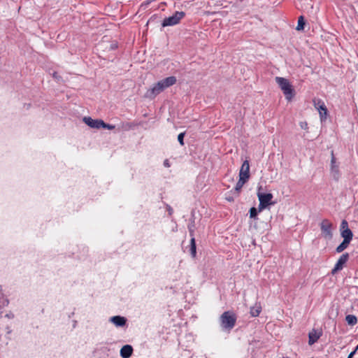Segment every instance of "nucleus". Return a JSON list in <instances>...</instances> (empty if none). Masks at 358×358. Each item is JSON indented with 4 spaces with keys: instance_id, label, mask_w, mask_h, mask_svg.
<instances>
[{
    "instance_id": "nucleus-1",
    "label": "nucleus",
    "mask_w": 358,
    "mask_h": 358,
    "mask_svg": "<svg viewBox=\"0 0 358 358\" xmlns=\"http://www.w3.org/2000/svg\"><path fill=\"white\" fill-rule=\"evenodd\" d=\"M176 81L177 80L175 76H169L164 78L155 83L150 89L148 90L145 96L152 99L165 89L176 84Z\"/></svg>"
},
{
    "instance_id": "nucleus-2",
    "label": "nucleus",
    "mask_w": 358,
    "mask_h": 358,
    "mask_svg": "<svg viewBox=\"0 0 358 358\" xmlns=\"http://www.w3.org/2000/svg\"><path fill=\"white\" fill-rule=\"evenodd\" d=\"M275 80L282 91L285 98L290 101L294 96V92L289 82L286 78L282 77H275Z\"/></svg>"
},
{
    "instance_id": "nucleus-3",
    "label": "nucleus",
    "mask_w": 358,
    "mask_h": 358,
    "mask_svg": "<svg viewBox=\"0 0 358 358\" xmlns=\"http://www.w3.org/2000/svg\"><path fill=\"white\" fill-rule=\"evenodd\" d=\"M236 315L230 311L224 312L220 316V324L223 329H231L235 326Z\"/></svg>"
},
{
    "instance_id": "nucleus-4",
    "label": "nucleus",
    "mask_w": 358,
    "mask_h": 358,
    "mask_svg": "<svg viewBox=\"0 0 358 358\" xmlns=\"http://www.w3.org/2000/svg\"><path fill=\"white\" fill-rule=\"evenodd\" d=\"M185 13L182 11H176L174 14L169 17H166L162 25L163 27L168 26H174L178 24L180 21L185 17Z\"/></svg>"
},
{
    "instance_id": "nucleus-5",
    "label": "nucleus",
    "mask_w": 358,
    "mask_h": 358,
    "mask_svg": "<svg viewBox=\"0 0 358 358\" xmlns=\"http://www.w3.org/2000/svg\"><path fill=\"white\" fill-rule=\"evenodd\" d=\"M313 106L320 114L321 122H324L327 117L328 110L324 102L320 99H314L313 100Z\"/></svg>"
},
{
    "instance_id": "nucleus-6",
    "label": "nucleus",
    "mask_w": 358,
    "mask_h": 358,
    "mask_svg": "<svg viewBox=\"0 0 358 358\" xmlns=\"http://www.w3.org/2000/svg\"><path fill=\"white\" fill-rule=\"evenodd\" d=\"M257 196L259 201V211L266 208L268 206L272 204L271 199L273 194L271 193H262L259 191L257 192Z\"/></svg>"
},
{
    "instance_id": "nucleus-7",
    "label": "nucleus",
    "mask_w": 358,
    "mask_h": 358,
    "mask_svg": "<svg viewBox=\"0 0 358 358\" xmlns=\"http://www.w3.org/2000/svg\"><path fill=\"white\" fill-rule=\"evenodd\" d=\"M322 235L327 239H331L333 237L332 223L327 219H324L320 224Z\"/></svg>"
},
{
    "instance_id": "nucleus-8",
    "label": "nucleus",
    "mask_w": 358,
    "mask_h": 358,
    "mask_svg": "<svg viewBox=\"0 0 358 358\" xmlns=\"http://www.w3.org/2000/svg\"><path fill=\"white\" fill-rule=\"evenodd\" d=\"M341 235L343 241L350 243L353 238L352 231L348 227L346 220H343L341 224Z\"/></svg>"
},
{
    "instance_id": "nucleus-9",
    "label": "nucleus",
    "mask_w": 358,
    "mask_h": 358,
    "mask_svg": "<svg viewBox=\"0 0 358 358\" xmlns=\"http://www.w3.org/2000/svg\"><path fill=\"white\" fill-rule=\"evenodd\" d=\"M348 259H349V254L348 253L345 252V253H343L342 255H341V257L338 259L337 262L336 263L334 268L331 270V274L335 275L337 272H338L339 271H341L343 268L345 263L348 261Z\"/></svg>"
},
{
    "instance_id": "nucleus-10",
    "label": "nucleus",
    "mask_w": 358,
    "mask_h": 358,
    "mask_svg": "<svg viewBox=\"0 0 358 358\" xmlns=\"http://www.w3.org/2000/svg\"><path fill=\"white\" fill-rule=\"evenodd\" d=\"M109 322L117 327H123L126 325L127 318L121 315H115L109 318Z\"/></svg>"
},
{
    "instance_id": "nucleus-11",
    "label": "nucleus",
    "mask_w": 358,
    "mask_h": 358,
    "mask_svg": "<svg viewBox=\"0 0 358 358\" xmlns=\"http://www.w3.org/2000/svg\"><path fill=\"white\" fill-rule=\"evenodd\" d=\"M250 177V164L248 160L243 162L239 172V178L248 180Z\"/></svg>"
},
{
    "instance_id": "nucleus-12",
    "label": "nucleus",
    "mask_w": 358,
    "mask_h": 358,
    "mask_svg": "<svg viewBox=\"0 0 358 358\" xmlns=\"http://www.w3.org/2000/svg\"><path fill=\"white\" fill-rule=\"evenodd\" d=\"M322 336V331L319 330H316L313 329L308 334V344L310 345H313L315 343H316L318 339Z\"/></svg>"
},
{
    "instance_id": "nucleus-13",
    "label": "nucleus",
    "mask_w": 358,
    "mask_h": 358,
    "mask_svg": "<svg viewBox=\"0 0 358 358\" xmlns=\"http://www.w3.org/2000/svg\"><path fill=\"white\" fill-rule=\"evenodd\" d=\"M83 122L91 128L100 129L101 120H94L90 117H84Z\"/></svg>"
},
{
    "instance_id": "nucleus-14",
    "label": "nucleus",
    "mask_w": 358,
    "mask_h": 358,
    "mask_svg": "<svg viewBox=\"0 0 358 358\" xmlns=\"http://www.w3.org/2000/svg\"><path fill=\"white\" fill-rule=\"evenodd\" d=\"M133 353V348L130 345H124L120 350V356L122 358H129Z\"/></svg>"
},
{
    "instance_id": "nucleus-15",
    "label": "nucleus",
    "mask_w": 358,
    "mask_h": 358,
    "mask_svg": "<svg viewBox=\"0 0 358 358\" xmlns=\"http://www.w3.org/2000/svg\"><path fill=\"white\" fill-rule=\"evenodd\" d=\"M331 175L335 180H338L340 178V171L338 165L331 166L330 169Z\"/></svg>"
},
{
    "instance_id": "nucleus-16",
    "label": "nucleus",
    "mask_w": 358,
    "mask_h": 358,
    "mask_svg": "<svg viewBox=\"0 0 358 358\" xmlns=\"http://www.w3.org/2000/svg\"><path fill=\"white\" fill-rule=\"evenodd\" d=\"M262 307L260 305L255 304V306L252 307L250 308V314L252 317H257L259 316V313H261Z\"/></svg>"
},
{
    "instance_id": "nucleus-17",
    "label": "nucleus",
    "mask_w": 358,
    "mask_h": 358,
    "mask_svg": "<svg viewBox=\"0 0 358 358\" xmlns=\"http://www.w3.org/2000/svg\"><path fill=\"white\" fill-rule=\"evenodd\" d=\"M345 321L350 326H354L357 322V318L354 315H348L345 317Z\"/></svg>"
},
{
    "instance_id": "nucleus-18",
    "label": "nucleus",
    "mask_w": 358,
    "mask_h": 358,
    "mask_svg": "<svg viewBox=\"0 0 358 358\" xmlns=\"http://www.w3.org/2000/svg\"><path fill=\"white\" fill-rule=\"evenodd\" d=\"M350 243L345 241H343V242L337 246L336 248V252L338 253H341L344 251L349 245Z\"/></svg>"
},
{
    "instance_id": "nucleus-19",
    "label": "nucleus",
    "mask_w": 358,
    "mask_h": 358,
    "mask_svg": "<svg viewBox=\"0 0 358 358\" xmlns=\"http://www.w3.org/2000/svg\"><path fill=\"white\" fill-rule=\"evenodd\" d=\"M247 180H245L243 178H239V180L235 186V190L238 192L243 187V185L247 182Z\"/></svg>"
},
{
    "instance_id": "nucleus-20",
    "label": "nucleus",
    "mask_w": 358,
    "mask_h": 358,
    "mask_svg": "<svg viewBox=\"0 0 358 358\" xmlns=\"http://www.w3.org/2000/svg\"><path fill=\"white\" fill-rule=\"evenodd\" d=\"M190 252L193 257L196 256V243L195 238L192 237L190 241Z\"/></svg>"
},
{
    "instance_id": "nucleus-21",
    "label": "nucleus",
    "mask_w": 358,
    "mask_h": 358,
    "mask_svg": "<svg viewBox=\"0 0 358 358\" xmlns=\"http://www.w3.org/2000/svg\"><path fill=\"white\" fill-rule=\"evenodd\" d=\"M305 22L303 16H300L298 19V24L296 27L297 30H303L304 29Z\"/></svg>"
},
{
    "instance_id": "nucleus-22",
    "label": "nucleus",
    "mask_w": 358,
    "mask_h": 358,
    "mask_svg": "<svg viewBox=\"0 0 358 358\" xmlns=\"http://www.w3.org/2000/svg\"><path fill=\"white\" fill-rule=\"evenodd\" d=\"M115 125L106 124L103 120H101V122L100 123V128H103V129H107L111 130V129H115Z\"/></svg>"
},
{
    "instance_id": "nucleus-23",
    "label": "nucleus",
    "mask_w": 358,
    "mask_h": 358,
    "mask_svg": "<svg viewBox=\"0 0 358 358\" xmlns=\"http://www.w3.org/2000/svg\"><path fill=\"white\" fill-rule=\"evenodd\" d=\"M257 215V210L255 207L250 209V218H256Z\"/></svg>"
},
{
    "instance_id": "nucleus-24",
    "label": "nucleus",
    "mask_w": 358,
    "mask_h": 358,
    "mask_svg": "<svg viewBox=\"0 0 358 358\" xmlns=\"http://www.w3.org/2000/svg\"><path fill=\"white\" fill-rule=\"evenodd\" d=\"M184 136H185V133H180L178 136V141L181 145H184Z\"/></svg>"
},
{
    "instance_id": "nucleus-25",
    "label": "nucleus",
    "mask_w": 358,
    "mask_h": 358,
    "mask_svg": "<svg viewBox=\"0 0 358 358\" xmlns=\"http://www.w3.org/2000/svg\"><path fill=\"white\" fill-rule=\"evenodd\" d=\"M299 125L302 129L307 130L308 129V123L305 121L300 122Z\"/></svg>"
},
{
    "instance_id": "nucleus-26",
    "label": "nucleus",
    "mask_w": 358,
    "mask_h": 358,
    "mask_svg": "<svg viewBox=\"0 0 358 358\" xmlns=\"http://www.w3.org/2000/svg\"><path fill=\"white\" fill-rule=\"evenodd\" d=\"M15 317L14 314L12 313V312H8L7 313L6 315H5V317L9 319V320H11V319H13Z\"/></svg>"
},
{
    "instance_id": "nucleus-27",
    "label": "nucleus",
    "mask_w": 358,
    "mask_h": 358,
    "mask_svg": "<svg viewBox=\"0 0 358 358\" xmlns=\"http://www.w3.org/2000/svg\"><path fill=\"white\" fill-rule=\"evenodd\" d=\"M337 165L336 162V158L334 155V152H331V166Z\"/></svg>"
},
{
    "instance_id": "nucleus-28",
    "label": "nucleus",
    "mask_w": 358,
    "mask_h": 358,
    "mask_svg": "<svg viewBox=\"0 0 358 358\" xmlns=\"http://www.w3.org/2000/svg\"><path fill=\"white\" fill-rule=\"evenodd\" d=\"M167 211L170 215H171L173 213V208L169 206L167 207Z\"/></svg>"
},
{
    "instance_id": "nucleus-29",
    "label": "nucleus",
    "mask_w": 358,
    "mask_h": 358,
    "mask_svg": "<svg viewBox=\"0 0 358 358\" xmlns=\"http://www.w3.org/2000/svg\"><path fill=\"white\" fill-rule=\"evenodd\" d=\"M52 76L57 80H59L60 77L58 76L57 73L54 72L52 74Z\"/></svg>"
},
{
    "instance_id": "nucleus-30",
    "label": "nucleus",
    "mask_w": 358,
    "mask_h": 358,
    "mask_svg": "<svg viewBox=\"0 0 358 358\" xmlns=\"http://www.w3.org/2000/svg\"><path fill=\"white\" fill-rule=\"evenodd\" d=\"M164 165L166 167H169L170 166V164H169V162L168 159L164 160Z\"/></svg>"
},
{
    "instance_id": "nucleus-31",
    "label": "nucleus",
    "mask_w": 358,
    "mask_h": 358,
    "mask_svg": "<svg viewBox=\"0 0 358 358\" xmlns=\"http://www.w3.org/2000/svg\"><path fill=\"white\" fill-rule=\"evenodd\" d=\"M355 355V351H352V352L350 353L348 358H352Z\"/></svg>"
},
{
    "instance_id": "nucleus-32",
    "label": "nucleus",
    "mask_w": 358,
    "mask_h": 358,
    "mask_svg": "<svg viewBox=\"0 0 358 358\" xmlns=\"http://www.w3.org/2000/svg\"><path fill=\"white\" fill-rule=\"evenodd\" d=\"M152 0H148L149 2L152 1Z\"/></svg>"
},
{
    "instance_id": "nucleus-33",
    "label": "nucleus",
    "mask_w": 358,
    "mask_h": 358,
    "mask_svg": "<svg viewBox=\"0 0 358 358\" xmlns=\"http://www.w3.org/2000/svg\"><path fill=\"white\" fill-rule=\"evenodd\" d=\"M283 358H289V357H283Z\"/></svg>"
}]
</instances>
